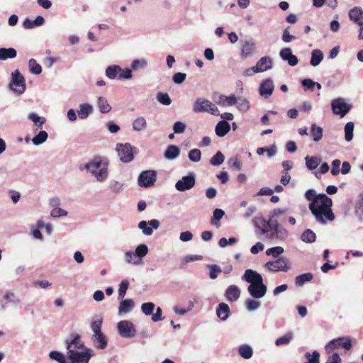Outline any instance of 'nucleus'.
I'll use <instances>...</instances> for the list:
<instances>
[{
    "label": "nucleus",
    "instance_id": "nucleus-33",
    "mask_svg": "<svg viewBox=\"0 0 363 363\" xmlns=\"http://www.w3.org/2000/svg\"><path fill=\"white\" fill-rule=\"evenodd\" d=\"M238 352L241 357L248 359L253 355V349L250 345L244 344L238 347Z\"/></svg>",
    "mask_w": 363,
    "mask_h": 363
},
{
    "label": "nucleus",
    "instance_id": "nucleus-50",
    "mask_svg": "<svg viewBox=\"0 0 363 363\" xmlns=\"http://www.w3.org/2000/svg\"><path fill=\"white\" fill-rule=\"evenodd\" d=\"M284 252V250L281 246H276L269 248L266 250V255L267 256H272L274 258L280 257L281 255Z\"/></svg>",
    "mask_w": 363,
    "mask_h": 363
},
{
    "label": "nucleus",
    "instance_id": "nucleus-15",
    "mask_svg": "<svg viewBox=\"0 0 363 363\" xmlns=\"http://www.w3.org/2000/svg\"><path fill=\"white\" fill-rule=\"evenodd\" d=\"M273 81L270 78H267L262 82L259 89V95L264 99H268L274 91Z\"/></svg>",
    "mask_w": 363,
    "mask_h": 363
},
{
    "label": "nucleus",
    "instance_id": "nucleus-5",
    "mask_svg": "<svg viewBox=\"0 0 363 363\" xmlns=\"http://www.w3.org/2000/svg\"><path fill=\"white\" fill-rule=\"evenodd\" d=\"M193 110L195 113L208 112L213 116L220 115L218 107L209 100L203 98H198L195 101Z\"/></svg>",
    "mask_w": 363,
    "mask_h": 363
},
{
    "label": "nucleus",
    "instance_id": "nucleus-23",
    "mask_svg": "<svg viewBox=\"0 0 363 363\" xmlns=\"http://www.w3.org/2000/svg\"><path fill=\"white\" fill-rule=\"evenodd\" d=\"M91 339L99 350H104L108 345V339L103 333L93 334Z\"/></svg>",
    "mask_w": 363,
    "mask_h": 363
},
{
    "label": "nucleus",
    "instance_id": "nucleus-13",
    "mask_svg": "<svg viewBox=\"0 0 363 363\" xmlns=\"http://www.w3.org/2000/svg\"><path fill=\"white\" fill-rule=\"evenodd\" d=\"M196 184V176L193 172L182 177L175 184V189L181 192L192 189Z\"/></svg>",
    "mask_w": 363,
    "mask_h": 363
},
{
    "label": "nucleus",
    "instance_id": "nucleus-24",
    "mask_svg": "<svg viewBox=\"0 0 363 363\" xmlns=\"http://www.w3.org/2000/svg\"><path fill=\"white\" fill-rule=\"evenodd\" d=\"M216 102L220 106L223 107L226 106H234L238 102V98L234 94L229 96L220 94Z\"/></svg>",
    "mask_w": 363,
    "mask_h": 363
},
{
    "label": "nucleus",
    "instance_id": "nucleus-30",
    "mask_svg": "<svg viewBox=\"0 0 363 363\" xmlns=\"http://www.w3.org/2000/svg\"><path fill=\"white\" fill-rule=\"evenodd\" d=\"M104 165V158L100 156H96L92 160L85 164L84 168L89 170L90 172L91 169H96L101 168Z\"/></svg>",
    "mask_w": 363,
    "mask_h": 363
},
{
    "label": "nucleus",
    "instance_id": "nucleus-63",
    "mask_svg": "<svg viewBox=\"0 0 363 363\" xmlns=\"http://www.w3.org/2000/svg\"><path fill=\"white\" fill-rule=\"evenodd\" d=\"M119 80L130 79L133 77V69H118Z\"/></svg>",
    "mask_w": 363,
    "mask_h": 363
},
{
    "label": "nucleus",
    "instance_id": "nucleus-3",
    "mask_svg": "<svg viewBox=\"0 0 363 363\" xmlns=\"http://www.w3.org/2000/svg\"><path fill=\"white\" fill-rule=\"evenodd\" d=\"M93 355V350L90 348H85L82 351L69 350L67 352L69 363H89Z\"/></svg>",
    "mask_w": 363,
    "mask_h": 363
},
{
    "label": "nucleus",
    "instance_id": "nucleus-16",
    "mask_svg": "<svg viewBox=\"0 0 363 363\" xmlns=\"http://www.w3.org/2000/svg\"><path fill=\"white\" fill-rule=\"evenodd\" d=\"M242 279H244L247 283H250V285L263 281L262 276L257 271L252 270L251 269L245 270L244 275L242 276Z\"/></svg>",
    "mask_w": 363,
    "mask_h": 363
},
{
    "label": "nucleus",
    "instance_id": "nucleus-39",
    "mask_svg": "<svg viewBox=\"0 0 363 363\" xmlns=\"http://www.w3.org/2000/svg\"><path fill=\"white\" fill-rule=\"evenodd\" d=\"M17 55L14 48H0V60H6L9 58H14Z\"/></svg>",
    "mask_w": 363,
    "mask_h": 363
},
{
    "label": "nucleus",
    "instance_id": "nucleus-8",
    "mask_svg": "<svg viewBox=\"0 0 363 363\" xmlns=\"http://www.w3.org/2000/svg\"><path fill=\"white\" fill-rule=\"evenodd\" d=\"M9 303H11L13 308H21V298L11 290H6L0 300L1 310L5 311Z\"/></svg>",
    "mask_w": 363,
    "mask_h": 363
},
{
    "label": "nucleus",
    "instance_id": "nucleus-60",
    "mask_svg": "<svg viewBox=\"0 0 363 363\" xmlns=\"http://www.w3.org/2000/svg\"><path fill=\"white\" fill-rule=\"evenodd\" d=\"M237 104L238 108L242 112H246L250 107V102L246 99L238 98Z\"/></svg>",
    "mask_w": 363,
    "mask_h": 363
},
{
    "label": "nucleus",
    "instance_id": "nucleus-1",
    "mask_svg": "<svg viewBox=\"0 0 363 363\" xmlns=\"http://www.w3.org/2000/svg\"><path fill=\"white\" fill-rule=\"evenodd\" d=\"M305 198L311 201L309 209L318 223L325 224L327 220H335L332 211L333 201L325 194H317L313 189H309L305 192Z\"/></svg>",
    "mask_w": 363,
    "mask_h": 363
},
{
    "label": "nucleus",
    "instance_id": "nucleus-56",
    "mask_svg": "<svg viewBox=\"0 0 363 363\" xmlns=\"http://www.w3.org/2000/svg\"><path fill=\"white\" fill-rule=\"evenodd\" d=\"M128 286L129 281L127 279H123L121 281L118 288V298H123L125 297Z\"/></svg>",
    "mask_w": 363,
    "mask_h": 363
},
{
    "label": "nucleus",
    "instance_id": "nucleus-21",
    "mask_svg": "<svg viewBox=\"0 0 363 363\" xmlns=\"http://www.w3.org/2000/svg\"><path fill=\"white\" fill-rule=\"evenodd\" d=\"M225 296L228 301L235 302L240 296V289L236 285H230L225 291Z\"/></svg>",
    "mask_w": 363,
    "mask_h": 363
},
{
    "label": "nucleus",
    "instance_id": "nucleus-62",
    "mask_svg": "<svg viewBox=\"0 0 363 363\" xmlns=\"http://www.w3.org/2000/svg\"><path fill=\"white\" fill-rule=\"evenodd\" d=\"M315 82L311 79H303L301 80V86L305 91H313L315 89Z\"/></svg>",
    "mask_w": 363,
    "mask_h": 363
},
{
    "label": "nucleus",
    "instance_id": "nucleus-17",
    "mask_svg": "<svg viewBox=\"0 0 363 363\" xmlns=\"http://www.w3.org/2000/svg\"><path fill=\"white\" fill-rule=\"evenodd\" d=\"M241 57L247 58L255 51L256 46L252 40H241Z\"/></svg>",
    "mask_w": 363,
    "mask_h": 363
},
{
    "label": "nucleus",
    "instance_id": "nucleus-20",
    "mask_svg": "<svg viewBox=\"0 0 363 363\" xmlns=\"http://www.w3.org/2000/svg\"><path fill=\"white\" fill-rule=\"evenodd\" d=\"M65 344L67 351L69 350H72V346H74V348L79 350H85V348H86L84 345V342H81V335L78 333L74 334L70 340L67 339L65 340Z\"/></svg>",
    "mask_w": 363,
    "mask_h": 363
},
{
    "label": "nucleus",
    "instance_id": "nucleus-11",
    "mask_svg": "<svg viewBox=\"0 0 363 363\" xmlns=\"http://www.w3.org/2000/svg\"><path fill=\"white\" fill-rule=\"evenodd\" d=\"M118 334L123 338L130 339L135 337L136 329L134 324L128 320H123L117 323Z\"/></svg>",
    "mask_w": 363,
    "mask_h": 363
},
{
    "label": "nucleus",
    "instance_id": "nucleus-43",
    "mask_svg": "<svg viewBox=\"0 0 363 363\" xmlns=\"http://www.w3.org/2000/svg\"><path fill=\"white\" fill-rule=\"evenodd\" d=\"M97 106L101 113H107L111 110V106L108 104L106 99L103 96L98 98Z\"/></svg>",
    "mask_w": 363,
    "mask_h": 363
},
{
    "label": "nucleus",
    "instance_id": "nucleus-19",
    "mask_svg": "<svg viewBox=\"0 0 363 363\" xmlns=\"http://www.w3.org/2000/svg\"><path fill=\"white\" fill-rule=\"evenodd\" d=\"M108 160L104 157V165L99 169H91V173L94 175L96 180L103 182L108 178Z\"/></svg>",
    "mask_w": 363,
    "mask_h": 363
},
{
    "label": "nucleus",
    "instance_id": "nucleus-7",
    "mask_svg": "<svg viewBox=\"0 0 363 363\" xmlns=\"http://www.w3.org/2000/svg\"><path fill=\"white\" fill-rule=\"evenodd\" d=\"M342 347L345 350H350L352 347L350 337L342 336L330 340L325 347V352L330 353L333 350Z\"/></svg>",
    "mask_w": 363,
    "mask_h": 363
},
{
    "label": "nucleus",
    "instance_id": "nucleus-54",
    "mask_svg": "<svg viewBox=\"0 0 363 363\" xmlns=\"http://www.w3.org/2000/svg\"><path fill=\"white\" fill-rule=\"evenodd\" d=\"M188 158L193 162H198L201 158V152L199 149L194 148L191 150L188 153Z\"/></svg>",
    "mask_w": 363,
    "mask_h": 363
},
{
    "label": "nucleus",
    "instance_id": "nucleus-36",
    "mask_svg": "<svg viewBox=\"0 0 363 363\" xmlns=\"http://www.w3.org/2000/svg\"><path fill=\"white\" fill-rule=\"evenodd\" d=\"M103 324V318L100 315H96L91 322V329L94 334L102 333L101 327Z\"/></svg>",
    "mask_w": 363,
    "mask_h": 363
},
{
    "label": "nucleus",
    "instance_id": "nucleus-9",
    "mask_svg": "<svg viewBox=\"0 0 363 363\" xmlns=\"http://www.w3.org/2000/svg\"><path fill=\"white\" fill-rule=\"evenodd\" d=\"M352 105L346 103L345 99L339 97L331 101V109L335 115L341 118L347 114L352 109Z\"/></svg>",
    "mask_w": 363,
    "mask_h": 363
},
{
    "label": "nucleus",
    "instance_id": "nucleus-31",
    "mask_svg": "<svg viewBox=\"0 0 363 363\" xmlns=\"http://www.w3.org/2000/svg\"><path fill=\"white\" fill-rule=\"evenodd\" d=\"M313 279V274L311 272H306L299 274L295 277V284L296 286H303L306 283L310 282Z\"/></svg>",
    "mask_w": 363,
    "mask_h": 363
},
{
    "label": "nucleus",
    "instance_id": "nucleus-52",
    "mask_svg": "<svg viewBox=\"0 0 363 363\" xmlns=\"http://www.w3.org/2000/svg\"><path fill=\"white\" fill-rule=\"evenodd\" d=\"M155 308V304L152 302H146L141 305V311L145 315H152Z\"/></svg>",
    "mask_w": 363,
    "mask_h": 363
},
{
    "label": "nucleus",
    "instance_id": "nucleus-2",
    "mask_svg": "<svg viewBox=\"0 0 363 363\" xmlns=\"http://www.w3.org/2000/svg\"><path fill=\"white\" fill-rule=\"evenodd\" d=\"M149 252V248L146 244L138 245L135 251H126L125 252V260L128 264L139 265L143 262V258L145 257Z\"/></svg>",
    "mask_w": 363,
    "mask_h": 363
},
{
    "label": "nucleus",
    "instance_id": "nucleus-35",
    "mask_svg": "<svg viewBox=\"0 0 363 363\" xmlns=\"http://www.w3.org/2000/svg\"><path fill=\"white\" fill-rule=\"evenodd\" d=\"M300 239L305 243L311 244L315 242L316 235L312 230L306 229L301 233Z\"/></svg>",
    "mask_w": 363,
    "mask_h": 363
},
{
    "label": "nucleus",
    "instance_id": "nucleus-12",
    "mask_svg": "<svg viewBox=\"0 0 363 363\" xmlns=\"http://www.w3.org/2000/svg\"><path fill=\"white\" fill-rule=\"evenodd\" d=\"M265 267L272 272H287L290 269V264L286 257H280L276 260L267 262Z\"/></svg>",
    "mask_w": 363,
    "mask_h": 363
},
{
    "label": "nucleus",
    "instance_id": "nucleus-40",
    "mask_svg": "<svg viewBox=\"0 0 363 363\" xmlns=\"http://www.w3.org/2000/svg\"><path fill=\"white\" fill-rule=\"evenodd\" d=\"M294 338V333L289 331L275 340L276 346L286 345L290 343Z\"/></svg>",
    "mask_w": 363,
    "mask_h": 363
},
{
    "label": "nucleus",
    "instance_id": "nucleus-28",
    "mask_svg": "<svg viewBox=\"0 0 363 363\" xmlns=\"http://www.w3.org/2000/svg\"><path fill=\"white\" fill-rule=\"evenodd\" d=\"M45 23V19L41 16H38L35 20H30L26 18L23 22V26L25 29H32L39 27Z\"/></svg>",
    "mask_w": 363,
    "mask_h": 363
},
{
    "label": "nucleus",
    "instance_id": "nucleus-4",
    "mask_svg": "<svg viewBox=\"0 0 363 363\" xmlns=\"http://www.w3.org/2000/svg\"><path fill=\"white\" fill-rule=\"evenodd\" d=\"M118 156L123 163H129L133 160L136 153V147L130 143H118L116 147Z\"/></svg>",
    "mask_w": 363,
    "mask_h": 363
},
{
    "label": "nucleus",
    "instance_id": "nucleus-42",
    "mask_svg": "<svg viewBox=\"0 0 363 363\" xmlns=\"http://www.w3.org/2000/svg\"><path fill=\"white\" fill-rule=\"evenodd\" d=\"M48 138V133L45 130H40L33 138L32 143L33 145L38 146L44 143Z\"/></svg>",
    "mask_w": 363,
    "mask_h": 363
},
{
    "label": "nucleus",
    "instance_id": "nucleus-51",
    "mask_svg": "<svg viewBox=\"0 0 363 363\" xmlns=\"http://www.w3.org/2000/svg\"><path fill=\"white\" fill-rule=\"evenodd\" d=\"M225 157L220 151H218L211 159L210 164L213 166H219L223 163Z\"/></svg>",
    "mask_w": 363,
    "mask_h": 363
},
{
    "label": "nucleus",
    "instance_id": "nucleus-49",
    "mask_svg": "<svg viewBox=\"0 0 363 363\" xmlns=\"http://www.w3.org/2000/svg\"><path fill=\"white\" fill-rule=\"evenodd\" d=\"M272 60L269 57H262L260 58L256 66L252 68H272Z\"/></svg>",
    "mask_w": 363,
    "mask_h": 363
},
{
    "label": "nucleus",
    "instance_id": "nucleus-45",
    "mask_svg": "<svg viewBox=\"0 0 363 363\" xmlns=\"http://www.w3.org/2000/svg\"><path fill=\"white\" fill-rule=\"evenodd\" d=\"M304 357L306 359L304 363H320V353L317 350L306 352Z\"/></svg>",
    "mask_w": 363,
    "mask_h": 363
},
{
    "label": "nucleus",
    "instance_id": "nucleus-37",
    "mask_svg": "<svg viewBox=\"0 0 363 363\" xmlns=\"http://www.w3.org/2000/svg\"><path fill=\"white\" fill-rule=\"evenodd\" d=\"M323 130L320 126L317 125L315 123H313L311 126V135L314 142L320 141L323 138Z\"/></svg>",
    "mask_w": 363,
    "mask_h": 363
},
{
    "label": "nucleus",
    "instance_id": "nucleus-53",
    "mask_svg": "<svg viewBox=\"0 0 363 363\" xmlns=\"http://www.w3.org/2000/svg\"><path fill=\"white\" fill-rule=\"evenodd\" d=\"M207 268L209 269V277L211 279H216L218 274L222 272V269L217 264H208Z\"/></svg>",
    "mask_w": 363,
    "mask_h": 363
},
{
    "label": "nucleus",
    "instance_id": "nucleus-27",
    "mask_svg": "<svg viewBox=\"0 0 363 363\" xmlns=\"http://www.w3.org/2000/svg\"><path fill=\"white\" fill-rule=\"evenodd\" d=\"M180 155V148L175 145H169L164 152V157L168 160H174Z\"/></svg>",
    "mask_w": 363,
    "mask_h": 363
},
{
    "label": "nucleus",
    "instance_id": "nucleus-14",
    "mask_svg": "<svg viewBox=\"0 0 363 363\" xmlns=\"http://www.w3.org/2000/svg\"><path fill=\"white\" fill-rule=\"evenodd\" d=\"M247 291L253 298L259 299L265 296L267 291V287L264 284V281H262L258 284L249 285L247 286Z\"/></svg>",
    "mask_w": 363,
    "mask_h": 363
},
{
    "label": "nucleus",
    "instance_id": "nucleus-26",
    "mask_svg": "<svg viewBox=\"0 0 363 363\" xmlns=\"http://www.w3.org/2000/svg\"><path fill=\"white\" fill-rule=\"evenodd\" d=\"M120 299L121 301L118 306V313L123 314L130 312L135 306L133 300L131 298Z\"/></svg>",
    "mask_w": 363,
    "mask_h": 363
},
{
    "label": "nucleus",
    "instance_id": "nucleus-46",
    "mask_svg": "<svg viewBox=\"0 0 363 363\" xmlns=\"http://www.w3.org/2000/svg\"><path fill=\"white\" fill-rule=\"evenodd\" d=\"M354 124L353 122L350 121L347 122L344 128L345 131V139L347 142H350L353 138V131H354Z\"/></svg>",
    "mask_w": 363,
    "mask_h": 363
},
{
    "label": "nucleus",
    "instance_id": "nucleus-34",
    "mask_svg": "<svg viewBox=\"0 0 363 363\" xmlns=\"http://www.w3.org/2000/svg\"><path fill=\"white\" fill-rule=\"evenodd\" d=\"M93 111V107L88 103L82 104L77 111L78 116L81 119L86 118Z\"/></svg>",
    "mask_w": 363,
    "mask_h": 363
},
{
    "label": "nucleus",
    "instance_id": "nucleus-25",
    "mask_svg": "<svg viewBox=\"0 0 363 363\" xmlns=\"http://www.w3.org/2000/svg\"><path fill=\"white\" fill-rule=\"evenodd\" d=\"M230 128L231 126L228 121H220L218 122L215 127V133L217 136L223 138L229 133Z\"/></svg>",
    "mask_w": 363,
    "mask_h": 363
},
{
    "label": "nucleus",
    "instance_id": "nucleus-57",
    "mask_svg": "<svg viewBox=\"0 0 363 363\" xmlns=\"http://www.w3.org/2000/svg\"><path fill=\"white\" fill-rule=\"evenodd\" d=\"M274 232V237L280 240H284L289 235L288 231L281 225Z\"/></svg>",
    "mask_w": 363,
    "mask_h": 363
},
{
    "label": "nucleus",
    "instance_id": "nucleus-48",
    "mask_svg": "<svg viewBox=\"0 0 363 363\" xmlns=\"http://www.w3.org/2000/svg\"><path fill=\"white\" fill-rule=\"evenodd\" d=\"M247 310L250 312L257 311L261 306V302L252 298H247L245 302Z\"/></svg>",
    "mask_w": 363,
    "mask_h": 363
},
{
    "label": "nucleus",
    "instance_id": "nucleus-55",
    "mask_svg": "<svg viewBox=\"0 0 363 363\" xmlns=\"http://www.w3.org/2000/svg\"><path fill=\"white\" fill-rule=\"evenodd\" d=\"M157 101L162 105L169 106L172 103V99L167 93L159 92L157 95Z\"/></svg>",
    "mask_w": 363,
    "mask_h": 363
},
{
    "label": "nucleus",
    "instance_id": "nucleus-41",
    "mask_svg": "<svg viewBox=\"0 0 363 363\" xmlns=\"http://www.w3.org/2000/svg\"><path fill=\"white\" fill-rule=\"evenodd\" d=\"M225 215V211L220 208H216L213 212V218L211 220V224L219 228L220 226V220Z\"/></svg>",
    "mask_w": 363,
    "mask_h": 363
},
{
    "label": "nucleus",
    "instance_id": "nucleus-29",
    "mask_svg": "<svg viewBox=\"0 0 363 363\" xmlns=\"http://www.w3.org/2000/svg\"><path fill=\"white\" fill-rule=\"evenodd\" d=\"M348 16L357 25L363 22V10L360 7L356 6L350 9Z\"/></svg>",
    "mask_w": 363,
    "mask_h": 363
},
{
    "label": "nucleus",
    "instance_id": "nucleus-44",
    "mask_svg": "<svg viewBox=\"0 0 363 363\" xmlns=\"http://www.w3.org/2000/svg\"><path fill=\"white\" fill-rule=\"evenodd\" d=\"M147 127V121L144 117L137 118L133 122V129L135 131L140 132L145 130Z\"/></svg>",
    "mask_w": 363,
    "mask_h": 363
},
{
    "label": "nucleus",
    "instance_id": "nucleus-59",
    "mask_svg": "<svg viewBox=\"0 0 363 363\" xmlns=\"http://www.w3.org/2000/svg\"><path fill=\"white\" fill-rule=\"evenodd\" d=\"M228 164L235 170H240L242 167V163L239 160L238 156L232 157L228 160Z\"/></svg>",
    "mask_w": 363,
    "mask_h": 363
},
{
    "label": "nucleus",
    "instance_id": "nucleus-58",
    "mask_svg": "<svg viewBox=\"0 0 363 363\" xmlns=\"http://www.w3.org/2000/svg\"><path fill=\"white\" fill-rule=\"evenodd\" d=\"M138 228L142 230L143 233L145 235H151L153 233V230L149 225L147 221L141 220L138 223Z\"/></svg>",
    "mask_w": 363,
    "mask_h": 363
},
{
    "label": "nucleus",
    "instance_id": "nucleus-47",
    "mask_svg": "<svg viewBox=\"0 0 363 363\" xmlns=\"http://www.w3.org/2000/svg\"><path fill=\"white\" fill-rule=\"evenodd\" d=\"M28 118L32 121L38 128H42L46 121L44 117L39 116L37 113L33 112L28 114Z\"/></svg>",
    "mask_w": 363,
    "mask_h": 363
},
{
    "label": "nucleus",
    "instance_id": "nucleus-6",
    "mask_svg": "<svg viewBox=\"0 0 363 363\" xmlns=\"http://www.w3.org/2000/svg\"><path fill=\"white\" fill-rule=\"evenodd\" d=\"M10 90L17 94H22L26 91V80L19 69H15L11 73V82L9 84Z\"/></svg>",
    "mask_w": 363,
    "mask_h": 363
},
{
    "label": "nucleus",
    "instance_id": "nucleus-18",
    "mask_svg": "<svg viewBox=\"0 0 363 363\" xmlns=\"http://www.w3.org/2000/svg\"><path fill=\"white\" fill-rule=\"evenodd\" d=\"M279 55L282 60L287 61L288 64L291 67L296 65L298 62L297 57L293 55L291 48H285L281 49Z\"/></svg>",
    "mask_w": 363,
    "mask_h": 363
},
{
    "label": "nucleus",
    "instance_id": "nucleus-64",
    "mask_svg": "<svg viewBox=\"0 0 363 363\" xmlns=\"http://www.w3.org/2000/svg\"><path fill=\"white\" fill-rule=\"evenodd\" d=\"M186 128V124L182 121H176L172 125L174 133L176 134L183 133L185 131Z\"/></svg>",
    "mask_w": 363,
    "mask_h": 363
},
{
    "label": "nucleus",
    "instance_id": "nucleus-61",
    "mask_svg": "<svg viewBox=\"0 0 363 363\" xmlns=\"http://www.w3.org/2000/svg\"><path fill=\"white\" fill-rule=\"evenodd\" d=\"M123 186V184H121L116 180H111L109 182V189L115 194H118L122 191Z\"/></svg>",
    "mask_w": 363,
    "mask_h": 363
},
{
    "label": "nucleus",
    "instance_id": "nucleus-22",
    "mask_svg": "<svg viewBox=\"0 0 363 363\" xmlns=\"http://www.w3.org/2000/svg\"><path fill=\"white\" fill-rule=\"evenodd\" d=\"M230 315L229 306L224 303H220L216 308V316L221 320L225 321Z\"/></svg>",
    "mask_w": 363,
    "mask_h": 363
},
{
    "label": "nucleus",
    "instance_id": "nucleus-38",
    "mask_svg": "<svg viewBox=\"0 0 363 363\" xmlns=\"http://www.w3.org/2000/svg\"><path fill=\"white\" fill-rule=\"evenodd\" d=\"M323 59V53L320 50L315 49L311 52L310 63L313 67L318 66Z\"/></svg>",
    "mask_w": 363,
    "mask_h": 363
},
{
    "label": "nucleus",
    "instance_id": "nucleus-32",
    "mask_svg": "<svg viewBox=\"0 0 363 363\" xmlns=\"http://www.w3.org/2000/svg\"><path fill=\"white\" fill-rule=\"evenodd\" d=\"M306 166L308 170L313 171L315 170L320 163L321 162V159L317 156H308L305 157Z\"/></svg>",
    "mask_w": 363,
    "mask_h": 363
},
{
    "label": "nucleus",
    "instance_id": "nucleus-10",
    "mask_svg": "<svg viewBox=\"0 0 363 363\" xmlns=\"http://www.w3.org/2000/svg\"><path fill=\"white\" fill-rule=\"evenodd\" d=\"M157 172L155 170H144L138 176V184L143 188L152 186L156 182Z\"/></svg>",
    "mask_w": 363,
    "mask_h": 363
}]
</instances>
